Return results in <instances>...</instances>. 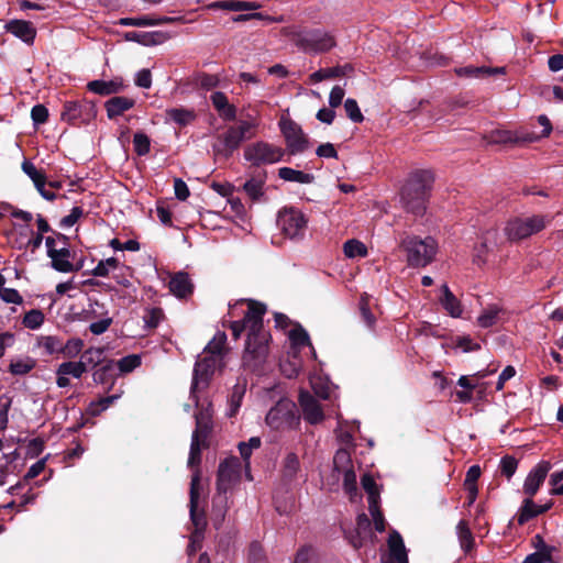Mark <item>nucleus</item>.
<instances>
[{"instance_id": "obj_1", "label": "nucleus", "mask_w": 563, "mask_h": 563, "mask_svg": "<svg viewBox=\"0 0 563 563\" xmlns=\"http://www.w3.org/2000/svg\"><path fill=\"white\" fill-rule=\"evenodd\" d=\"M266 308L264 305L249 301V310L242 321H233L230 324L232 335L238 340L246 330L247 338L243 353V366L252 372H257L266 361L268 353L269 334L264 330L263 317Z\"/></svg>"}, {"instance_id": "obj_2", "label": "nucleus", "mask_w": 563, "mask_h": 563, "mask_svg": "<svg viewBox=\"0 0 563 563\" xmlns=\"http://www.w3.org/2000/svg\"><path fill=\"white\" fill-rule=\"evenodd\" d=\"M432 184L433 175L430 170L413 172L401 190L404 207L416 216L423 214Z\"/></svg>"}, {"instance_id": "obj_3", "label": "nucleus", "mask_w": 563, "mask_h": 563, "mask_svg": "<svg viewBox=\"0 0 563 563\" xmlns=\"http://www.w3.org/2000/svg\"><path fill=\"white\" fill-rule=\"evenodd\" d=\"M284 34L306 54L325 53L336 44L334 36L322 29L289 26L284 29Z\"/></svg>"}, {"instance_id": "obj_4", "label": "nucleus", "mask_w": 563, "mask_h": 563, "mask_svg": "<svg viewBox=\"0 0 563 563\" xmlns=\"http://www.w3.org/2000/svg\"><path fill=\"white\" fill-rule=\"evenodd\" d=\"M400 247L407 253V263L411 267H426L438 252V243L432 236L420 238L407 235L400 242Z\"/></svg>"}, {"instance_id": "obj_5", "label": "nucleus", "mask_w": 563, "mask_h": 563, "mask_svg": "<svg viewBox=\"0 0 563 563\" xmlns=\"http://www.w3.org/2000/svg\"><path fill=\"white\" fill-rule=\"evenodd\" d=\"M276 223L282 234L294 242L305 240L309 219L300 209L284 207L277 213Z\"/></svg>"}, {"instance_id": "obj_6", "label": "nucleus", "mask_w": 563, "mask_h": 563, "mask_svg": "<svg viewBox=\"0 0 563 563\" xmlns=\"http://www.w3.org/2000/svg\"><path fill=\"white\" fill-rule=\"evenodd\" d=\"M199 483H200V474L199 471L196 470L191 476L190 482V500H189V512L190 519L195 526V531L190 537V542L187 548L188 555H192L200 548V543L203 537V530L206 527V518L203 512L198 511V499H199Z\"/></svg>"}, {"instance_id": "obj_7", "label": "nucleus", "mask_w": 563, "mask_h": 563, "mask_svg": "<svg viewBox=\"0 0 563 563\" xmlns=\"http://www.w3.org/2000/svg\"><path fill=\"white\" fill-rule=\"evenodd\" d=\"M266 424L275 431H288L299 424V416L292 400L283 398L269 409L265 418Z\"/></svg>"}, {"instance_id": "obj_8", "label": "nucleus", "mask_w": 563, "mask_h": 563, "mask_svg": "<svg viewBox=\"0 0 563 563\" xmlns=\"http://www.w3.org/2000/svg\"><path fill=\"white\" fill-rule=\"evenodd\" d=\"M220 355L203 354L200 356L194 367L192 382L190 387V399L198 406V391L209 386L212 375L221 365Z\"/></svg>"}, {"instance_id": "obj_9", "label": "nucleus", "mask_w": 563, "mask_h": 563, "mask_svg": "<svg viewBox=\"0 0 563 563\" xmlns=\"http://www.w3.org/2000/svg\"><path fill=\"white\" fill-rule=\"evenodd\" d=\"M550 221L549 217L540 214L515 218L507 222L504 231L509 241L517 242L542 231Z\"/></svg>"}, {"instance_id": "obj_10", "label": "nucleus", "mask_w": 563, "mask_h": 563, "mask_svg": "<svg viewBox=\"0 0 563 563\" xmlns=\"http://www.w3.org/2000/svg\"><path fill=\"white\" fill-rule=\"evenodd\" d=\"M284 155V148L264 141H257L246 145L243 152L244 159L256 167L280 162Z\"/></svg>"}, {"instance_id": "obj_11", "label": "nucleus", "mask_w": 563, "mask_h": 563, "mask_svg": "<svg viewBox=\"0 0 563 563\" xmlns=\"http://www.w3.org/2000/svg\"><path fill=\"white\" fill-rule=\"evenodd\" d=\"M279 129L286 142V151L290 155L303 153L310 147L308 136L303 133L301 126L290 118L282 117Z\"/></svg>"}, {"instance_id": "obj_12", "label": "nucleus", "mask_w": 563, "mask_h": 563, "mask_svg": "<svg viewBox=\"0 0 563 563\" xmlns=\"http://www.w3.org/2000/svg\"><path fill=\"white\" fill-rule=\"evenodd\" d=\"M539 124L543 128L541 133H522L520 136L514 139L509 131L497 130L492 133V143H508V142H536L541 137L548 136L552 131V125L547 115L542 114L538 117Z\"/></svg>"}, {"instance_id": "obj_13", "label": "nucleus", "mask_w": 563, "mask_h": 563, "mask_svg": "<svg viewBox=\"0 0 563 563\" xmlns=\"http://www.w3.org/2000/svg\"><path fill=\"white\" fill-rule=\"evenodd\" d=\"M241 462L232 456L220 463L218 470L217 488L219 493L225 494L240 479Z\"/></svg>"}, {"instance_id": "obj_14", "label": "nucleus", "mask_w": 563, "mask_h": 563, "mask_svg": "<svg viewBox=\"0 0 563 563\" xmlns=\"http://www.w3.org/2000/svg\"><path fill=\"white\" fill-rule=\"evenodd\" d=\"M95 115L92 106L78 101H68L64 106L62 120L71 124L87 123Z\"/></svg>"}, {"instance_id": "obj_15", "label": "nucleus", "mask_w": 563, "mask_h": 563, "mask_svg": "<svg viewBox=\"0 0 563 563\" xmlns=\"http://www.w3.org/2000/svg\"><path fill=\"white\" fill-rule=\"evenodd\" d=\"M242 142L243 140L240 137V133L230 126L224 133L218 136L212 145V151L216 156L228 158L240 147Z\"/></svg>"}, {"instance_id": "obj_16", "label": "nucleus", "mask_w": 563, "mask_h": 563, "mask_svg": "<svg viewBox=\"0 0 563 563\" xmlns=\"http://www.w3.org/2000/svg\"><path fill=\"white\" fill-rule=\"evenodd\" d=\"M56 239L63 242V246L57 249L53 252V255L49 256L52 267L60 273H73L78 271L79 267L74 265L70 261L71 252L66 246L67 238L62 233H57Z\"/></svg>"}, {"instance_id": "obj_17", "label": "nucleus", "mask_w": 563, "mask_h": 563, "mask_svg": "<svg viewBox=\"0 0 563 563\" xmlns=\"http://www.w3.org/2000/svg\"><path fill=\"white\" fill-rule=\"evenodd\" d=\"M551 467L550 462L541 461L528 473L522 487L527 496L533 497L537 494Z\"/></svg>"}, {"instance_id": "obj_18", "label": "nucleus", "mask_w": 563, "mask_h": 563, "mask_svg": "<svg viewBox=\"0 0 563 563\" xmlns=\"http://www.w3.org/2000/svg\"><path fill=\"white\" fill-rule=\"evenodd\" d=\"M299 404L302 409L303 419L311 423H320L324 419L323 410L320 404L313 398L309 391H301L299 395Z\"/></svg>"}, {"instance_id": "obj_19", "label": "nucleus", "mask_w": 563, "mask_h": 563, "mask_svg": "<svg viewBox=\"0 0 563 563\" xmlns=\"http://www.w3.org/2000/svg\"><path fill=\"white\" fill-rule=\"evenodd\" d=\"M288 339L291 344V351L290 353L296 356V354L305 346H308L311 350V354L313 357H316V351L310 342L309 334L307 331L300 327L296 325L288 332Z\"/></svg>"}, {"instance_id": "obj_20", "label": "nucleus", "mask_w": 563, "mask_h": 563, "mask_svg": "<svg viewBox=\"0 0 563 563\" xmlns=\"http://www.w3.org/2000/svg\"><path fill=\"white\" fill-rule=\"evenodd\" d=\"M197 408H199L198 412L195 413L196 419V429L194 432H198V435H201L203 439L207 438L208 432L210 431L212 427V410H211V404L208 402L205 407L203 405L200 406L198 402V406L195 404Z\"/></svg>"}, {"instance_id": "obj_21", "label": "nucleus", "mask_w": 563, "mask_h": 563, "mask_svg": "<svg viewBox=\"0 0 563 563\" xmlns=\"http://www.w3.org/2000/svg\"><path fill=\"white\" fill-rule=\"evenodd\" d=\"M209 10H228V11H252L261 8L257 2L243 0H220L213 1L207 5Z\"/></svg>"}, {"instance_id": "obj_22", "label": "nucleus", "mask_w": 563, "mask_h": 563, "mask_svg": "<svg viewBox=\"0 0 563 563\" xmlns=\"http://www.w3.org/2000/svg\"><path fill=\"white\" fill-rule=\"evenodd\" d=\"M372 537L371 520L365 514H361L356 518L355 536L350 537L351 544L357 549L363 542Z\"/></svg>"}, {"instance_id": "obj_23", "label": "nucleus", "mask_w": 563, "mask_h": 563, "mask_svg": "<svg viewBox=\"0 0 563 563\" xmlns=\"http://www.w3.org/2000/svg\"><path fill=\"white\" fill-rule=\"evenodd\" d=\"M498 232L496 230H488L484 236L482 243L475 247L474 251V263L477 265H483L486 263V255L493 251L496 246V239Z\"/></svg>"}, {"instance_id": "obj_24", "label": "nucleus", "mask_w": 563, "mask_h": 563, "mask_svg": "<svg viewBox=\"0 0 563 563\" xmlns=\"http://www.w3.org/2000/svg\"><path fill=\"white\" fill-rule=\"evenodd\" d=\"M266 178V172L261 170L252 175L251 178L243 185L244 191L252 200H258L264 196Z\"/></svg>"}, {"instance_id": "obj_25", "label": "nucleus", "mask_w": 563, "mask_h": 563, "mask_svg": "<svg viewBox=\"0 0 563 563\" xmlns=\"http://www.w3.org/2000/svg\"><path fill=\"white\" fill-rule=\"evenodd\" d=\"M5 29L9 33L21 38L25 43H32L34 41L36 31L30 22L13 20L10 21Z\"/></svg>"}, {"instance_id": "obj_26", "label": "nucleus", "mask_w": 563, "mask_h": 563, "mask_svg": "<svg viewBox=\"0 0 563 563\" xmlns=\"http://www.w3.org/2000/svg\"><path fill=\"white\" fill-rule=\"evenodd\" d=\"M210 100L212 102V106L218 111L219 115L223 120H233L236 115V109L233 104H231L228 100V97L221 92L216 91L210 96Z\"/></svg>"}, {"instance_id": "obj_27", "label": "nucleus", "mask_w": 563, "mask_h": 563, "mask_svg": "<svg viewBox=\"0 0 563 563\" xmlns=\"http://www.w3.org/2000/svg\"><path fill=\"white\" fill-rule=\"evenodd\" d=\"M192 284L188 274L177 273L169 280V290L178 298H185L192 292Z\"/></svg>"}, {"instance_id": "obj_28", "label": "nucleus", "mask_w": 563, "mask_h": 563, "mask_svg": "<svg viewBox=\"0 0 563 563\" xmlns=\"http://www.w3.org/2000/svg\"><path fill=\"white\" fill-rule=\"evenodd\" d=\"M353 70L350 64L343 66H334L329 68H321L309 76V80L312 84L320 82L322 80L343 77Z\"/></svg>"}, {"instance_id": "obj_29", "label": "nucleus", "mask_w": 563, "mask_h": 563, "mask_svg": "<svg viewBox=\"0 0 563 563\" xmlns=\"http://www.w3.org/2000/svg\"><path fill=\"white\" fill-rule=\"evenodd\" d=\"M388 548L390 558L396 563H408L407 551L404 544V540L399 532L393 530L388 538Z\"/></svg>"}, {"instance_id": "obj_30", "label": "nucleus", "mask_w": 563, "mask_h": 563, "mask_svg": "<svg viewBox=\"0 0 563 563\" xmlns=\"http://www.w3.org/2000/svg\"><path fill=\"white\" fill-rule=\"evenodd\" d=\"M123 84L119 79L113 80H92L87 84V89L96 95L109 96L121 91Z\"/></svg>"}, {"instance_id": "obj_31", "label": "nucleus", "mask_w": 563, "mask_h": 563, "mask_svg": "<svg viewBox=\"0 0 563 563\" xmlns=\"http://www.w3.org/2000/svg\"><path fill=\"white\" fill-rule=\"evenodd\" d=\"M245 391H246V379L244 378H239L236 384L233 386L232 388V391L229 396V400H228V405H229V408H228V417H234L240 407H241V404H242V399L245 395Z\"/></svg>"}, {"instance_id": "obj_32", "label": "nucleus", "mask_w": 563, "mask_h": 563, "mask_svg": "<svg viewBox=\"0 0 563 563\" xmlns=\"http://www.w3.org/2000/svg\"><path fill=\"white\" fill-rule=\"evenodd\" d=\"M442 296L440 302L445 311L453 318H459L462 314V306L460 300L453 295L446 284L441 287Z\"/></svg>"}, {"instance_id": "obj_33", "label": "nucleus", "mask_w": 563, "mask_h": 563, "mask_svg": "<svg viewBox=\"0 0 563 563\" xmlns=\"http://www.w3.org/2000/svg\"><path fill=\"white\" fill-rule=\"evenodd\" d=\"M550 507H551V505L538 506L532 500V497L528 496L523 500L522 506L520 508V511L518 515V523L519 525L526 523L527 521L537 517L538 515L545 512Z\"/></svg>"}, {"instance_id": "obj_34", "label": "nucleus", "mask_w": 563, "mask_h": 563, "mask_svg": "<svg viewBox=\"0 0 563 563\" xmlns=\"http://www.w3.org/2000/svg\"><path fill=\"white\" fill-rule=\"evenodd\" d=\"M135 101L126 97H113L106 102L107 114L113 119L134 107Z\"/></svg>"}, {"instance_id": "obj_35", "label": "nucleus", "mask_w": 563, "mask_h": 563, "mask_svg": "<svg viewBox=\"0 0 563 563\" xmlns=\"http://www.w3.org/2000/svg\"><path fill=\"white\" fill-rule=\"evenodd\" d=\"M118 271L119 273H115L113 278L120 286L125 288L123 297H128L130 301H134L137 296V289L130 280V277L132 276L131 268L122 265Z\"/></svg>"}, {"instance_id": "obj_36", "label": "nucleus", "mask_w": 563, "mask_h": 563, "mask_svg": "<svg viewBox=\"0 0 563 563\" xmlns=\"http://www.w3.org/2000/svg\"><path fill=\"white\" fill-rule=\"evenodd\" d=\"M300 461L295 452H288L282 463V475L287 482H292L297 478L300 472Z\"/></svg>"}, {"instance_id": "obj_37", "label": "nucleus", "mask_w": 563, "mask_h": 563, "mask_svg": "<svg viewBox=\"0 0 563 563\" xmlns=\"http://www.w3.org/2000/svg\"><path fill=\"white\" fill-rule=\"evenodd\" d=\"M165 118L179 126H185L196 118L194 110L185 108H170L165 111Z\"/></svg>"}, {"instance_id": "obj_38", "label": "nucleus", "mask_w": 563, "mask_h": 563, "mask_svg": "<svg viewBox=\"0 0 563 563\" xmlns=\"http://www.w3.org/2000/svg\"><path fill=\"white\" fill-rule=\"evenodd\" d=\"M128 41L137 42L142 45H157L164 40L163 34L158 32H136L131 31L125 33Z\"/></svg>"}, {"instance_id": "obj_39", "label": "nucleus", "mask_w": 563, "mask_h": 563, "mask_svg": "<svg viewBox=\"0 0 563 563\" xmlns=\"http://www.w3.org/2000/svg\"><path fill=\"white\" fill-rule=\"evenodd\" d=\"M278 176L285 181H292L298 184H311L314 179L312 174L303 173L290 167L279 168Z\"/></svg>"}, {"instance_id": "obj_40", "label": "nucleus", "mask_w": 563, "mask_h": 563, "mask_svg": "<svg viewBox=\"0 0 563 563\" xmlns=\"http://www.w3.org/2000/svg\"><path fill=\"white\" fill-rule=\"evenodd\" d=\"M206 439L198 435V432H192L191 444L188 457V466L190 468L199 465L201 461V448L205 445Z\"/></svg>"}, {"instance_id": "obj_41", "label": "nucleus", "mask_w": 563, "mask_h": 563, "mask_svg": "<svg viewBox=\"0 0 563 563\" xmlns=\"http://www.w3.org/2000/svg\"><path fill=\"white\" fill-rule=\"evenodd\" d=\"M343 253L347 258L365 257L367 247L363 242L351 239L343 244Z\"/></svg>"}, {"instance_id": "obj_42", "label": "nucleus", "mask_w": 563, "mask_h": 563, "mask_svg": "<svg viewBox=\"0 0 563 563\" xmlns=\"http://www.w3.org/2000/svg\"><path fill=\"white\" fill-rule=\"evenodd\" d=\"M36 365L35 360L31 357H22L12 360L9 365V372L12 375H25L30 373Z\"/></svg>"}, {"instance_id": "obj_43", "label": "nucleus", "mask_w": 563, "mask_h": 563, "mask_svg": "<svg viewBox=\"0 0 563 563\" xmlns=\"http://www.w3.org/2000/svg\"><path fill=\"white\" fill-rule=\"evenodd\" d=\"M456 533L461 544V548L468 552L474 545L473 534L466 523V521L461 520L456 526Z\"/></svg>"}, {"instance_id": "obj_44", "label": "nucleus", "mask_w": 563, "mask_h": 563, "mask_svg": "<svg viewBox=\"0 0 563 563\" xmlns=\"http://www.w3.org/2000/svg\"><path fill=\"white\" fill-rule=\"evenodd\" d=\"M122 265L115 257H109L104 261H100L97 266L92 269V275L98 277H106L111 272H117Z\"/></svg>"}, {"instance_id": "obj_45", "label": "nucleus", "mask_w": 563, "mask_h": 563, "mask_svg": "<svg viewBox=\"0 0 563 563\" xmlns=\"http://www.w3.org/2000/svg\"><path fill=\"white\" fill-rule=\"evenodd\" d=\"M104 351L101 347H89L86 350L80 360L84 363L85 368L88 366H97L103 362Z\"/></svg>"}, {"instance_id": "obj_46", "label": "nucleus", "mask_w": 563, "mask_h": 563, "mask_svg": "<svg viewBox=\"0 0 563 563\" xmlns=\"http://www.w3.org/2000/svg\"><path fill=\"white\" fill-rule=\"evenodd\" d=\"M227 341V334L224 332H217L213 339L205 347L203 354L208 355H220L222 358V351Z\"/></svg>"}, {"instance_id": "obj_47", "label": "nucleus", "mask_w": 563, "mask_h": 563, "mask_svg": "<svg viewBox=\"0 0 563 563\" xmlns=\"http://www.w3.org/2000/svg\"><path fill=\"white\" fill-rule=\"evenodd\" d=\"M87 369L81 360L79 362H64L57 368V374L70 375L75 378H80Z\"/></svg>"}, {"instance_id": "obj_48", "label": "nucleus", "mask_w": 563, "mask_h": 563, "mask_svg": "<svg viewBox=\"0 0 563 563\" xmlns=\"http://www.w3.org/2000/svg\"><path fill=\"white\" fill-rule=\"evenodd\" d=\"M362 487L368 495V506H371V503L378 504L379 498V492L377 488V485L375 483V479L369 474H364L362 476Z\"/></svg>"}, {"instance_id": "obj_49", "label": "nucleus", "mask_w": 563, "mask_h": 563, "mask_svg": "<svg viewBox=\"0 0 563 563\" xmlns=\"http://www.w3.org/2000/svg\"><path fill=\"white\" fill-rule=\"evenodd\" d=\"M37 346L44 349L51 355L60 352L62 341L53 335H42L37 338Z\"/></svg>"}, {"instance_id": "obj_50", "label": "nucleus", "mask_w": 563, "mask_h": 563, "mask_svg": "<svg viewBox=\"0 0 563 563\" xmlns=\"http://www.w3.org/2000/svg\"><path fill=\"white\" fill-rule=\"evenodd\" d=\"M500 310L496 306L486 308L477 318V322L482 328H489L496 324Z\"/></svg>"}, {"instance_id": "obj_51", "label": "nucleus", "mask_w": 563, "mask_h": 563, "mask_svg": "<svg viewBox=\"0 0 563 563\" xmlns=\"http://www.w3.org/2000/svg\"><path fill=\"white\" fill-rule=\"evenodd\" d=\"M23 172L32 179L35 187H41L42 185H46V178L43 173H41L33 163L29 161H24L22 163Z\"/></svg>"}, {"instance_id": "obj_52", "label": "nucleus", "mask_w": 563, "mask_h": 563, "mask_svg": "<svg viewBox=\"0 0 563 563\" xmlns=\"http://www.w3.org/2000/svg\"><path fill=\"white\" fill-rule=\"evenodd\" d=\"M261 438L260 437H252L249 439L247 442H241L239 444V451H240V454L242 456V459L245 461V465L249 466L250 462V457L252 455V451L254 449H258L261 446Z\"/></svg>"}, {"instance_id": "obj_53", "label": "nucleus", "mask_w": 563, "mask_h": 563, "mask_svg": "<svg viewBox=\"0 0 563 563\" xmlns=\"http://www.w3.org/2000/svg\"><path fill=\"white\" fill-rule=\"evenodd\" d=\"M44 322V313L41 310L32 309L25 313L23 318V325L27 329H38Z\"/></svg>"}, {"instance_id": "obj_54", "label": "nucleus", "mask_w": 563, "mask_h": 563, "mask_svg": "<svg viewBox=\"0 0 563 563\" xmlns=\"http://www.w3.org/2000/svg\"><path fill=\"white\" fill-rule=\"evenodd\" d=\"M310 383L312 389L320 398L329 399L331 397L332 391L328 380H324L321 377H311Z\"/></svg>"}, {"instance_id": "obj_55", "label": "nucleus", "mask_w": 563, "mask_h": 563, "mask_svg": "<svg viewBox=\"0 0 563 563\" xmlns=\"http://www.w3.org/2000/svg\"><path fill=\"white\" fill-rule=\"evenodd\" d=\"M344 110L347 118L354 123H361L364 120L362 111L355 99L347 98L344 101Z\"/></svg>"}, {"instance_id": "obj_56", "label": "nucleus", "mask_w": 563, "mask_h": 563, "mask_svg": "<svg viewBox=\"0 0 563 563\" xmlns=\"http://www.w3.org/2000/svg\"><path fill=\"white\" fill-rule=\"evenodd\" d=\"M133 146L137 155L144 156L151 150V141L146 134L137 132L133 136Z\"/></svg>"}, {"instance_id": "obj_57", "label": "nucleus", "mask_w": 563, "mask_h": 563, "mask_svg": "<svg viewBox=\"0 0 563 563\" xmlns=\"http://www.w3.org/2000/svg\"><path fill=\"white\" fill-rule=\"evenodd\" d=\"M114 366L115 364L112 361H110L102 367L98 368L92 375L93 382L97 384H107L108 382H110L112 379Z\"/></svg>"}, {"instance_id": "obj_58", "label": "nucleus", "mask_w": 563, "mask_h": 563, "mask_svg": "<svg viewBox=\"0 0 563 563\" xmlns=\"http://www.w3.org/2000/svg\"><path fill=\"white\" fill-rule=\"evenodd\" d=\"M84 347L81 339H70L65 344L62 343L60 352L67 357L77 356Z\"/></svg>"}, {"instance_id": "obj_59", "label": "nucleus", "mask_w": 563, "mask_h": 563, "mask_svg": "<svg viewBox=\"0 0 563 563\" xmlns=\"http://www.w3.org/2000/svg\"><path fill=\"white\" fill-rule=\"evenodd\" d=\"M12 400L9 396L2 395L0 396V432L4 431L8 428L9 422V410L11 407Z\"/></svg>"}, {"instance_id": "obj_60", "label": "nucleus", "mask_w": 563, "mask_h": 563, "mask_svg": "<svg viewBox=\"0 0 563 563\" xmlns=\"http://www.w3.org/2000/svg\"><path fill=\"white\" fill-rule=\"evenodd\" d=\"M141 364V358L139 355L132 354L125 357H122L118 361L117 366L121 373H130Z\"/></svg>"}, {"instance_id": "obj_61", "label": "nucleus", "mask_w": 563, "mask_h": 563, "mask_svg": "<svg viewBox=\"0 0 563 563\" xmlns=\"http://www.w3.org/2000/svg\"><path fill=\"white\" fill-rule=\"evenodd\" d=\"M459 77L466 78H485V66H464L455 69Z\"/></svg>"}, {"instance_id": "obj_62", "label": "nucleus", "mask_w": 563, "mask_h": 563, "mask_svg": "<svg viewBox=\"0 0 563 563\" xmlns=\"http://www.w3.org/2000/svg\"><path fill=\"white\" fill-rule=\"evenodd\" d=\"M163 318V310L161 308H148L145 310L143 320L146 327L156 328Z\"/></svg>"}, {"instance_id": "obj_63", "label": "nucleus", "mask_w": 563, "mask_h": 563, "mask_svg": "<svg viewBox=\"0 0 563 563\" xmlns=\"http://www.w3.org/2000/svg\"><path fill=\"white\" fill-rule=\"evenodd\" d=\"M500 472L508 479L516 473L518 467V462L515 457L506 455L500 460Z\"/></svg>"}, {"instance_id": "obj_64", "label": "nucleus", "mask_w": 563, "mask_h": 563, "mask_svg": "<svg viewBox=\"0 0 563 563\" xmlns=\"http://www.w3.org/2000/svg\"><path fill=\"white\" fill-rule=\"evenodd\" d=\"M295 563H320L312 548H302L298 551Z\"/></svg>"}]
</instances>
